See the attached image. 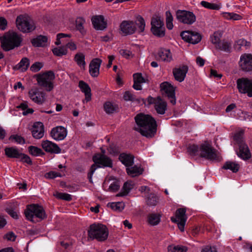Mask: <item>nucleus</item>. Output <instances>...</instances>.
Returning a JSON list of instances; mask_svg holds the SVG:
<instances>
[{
	"label": "nucleus",
	"instance_id": "de8ad7c7",
	"mask_svg": "<svg viewBox=\"0 0 252 252\" xmlns=\"http://www.w3.org/2000/svg\"><path fill=\"white\" fill-rule=\"evenodd\" d=\"M201 5L209 9L219 10L220 8V6L217 4L210 3L206 1H202L201 2Z\"/></svg>",
	"mask_w": 252,
	"mask_h": 252
},
{
	"label": "nucleus",
	"instance_id": "f704fd0d",
	"mask_svg": "<svg viewBox=\"0 0 252 252\" xmlns=\"http://www.w3.org/2000/svg\"><path fill=\"white\" fill-rule=\"evenodd\" d=\"M132 188V184L128 182H126L123 187L121 191L116 195V196H124L126 195L130 189Z\"/></svg>",
	"mask_w": 252,
	"mask_h": 252
},
{
	"label": "nucleus",
	"instance_id": "09e8293b",
	"mask_svg": "<svg viewBox=\"0 0 252 252\" xmlns=\"http://www.w3.org/2000/svg\"><path fill=\"white\" fill-rule=\"evenodd\" d=\"M190 43L197 44L201 40V36L198 32L191 31Z\"/></svg>",
	"mask_w": 252,
	"mask_h": 252
},
{
	"label": "nucleus",
	"instance_id": "4be33fe9",
	"mask_svg": "<svg viewBox=\"0 0 252 252\" xmlns=\"http://www.w3.org/2000/svg\"><path fill=\"white\" fill-rule=\"evenodd\" d=\"M157 99L158 100L154 105L155 109L158 114L163 115L167 110V102L163 100L160 96H158Z\"/></svg>",
	"mask_w": 252,
	"mask_h": 252
},
{
	"label": "nucleus",
	"instance_id": "5fc2aeb1",
	"mask_svg": "<svg viewBox=\"0 0 252 252\" xmlns=\"http://www.w3.org/2000/svg\"><path fill=\"white\" fill-rule=\"evenodd\" d=\"M84 23L85 20L81 18H78L76 20V28L82 33L85 32V31L83 27Z\"/></svg>",
	"mask_w": 252,
	"mask_h": 252
},
{
	"label": "nucleus",
	"instance_id": "49530a36",
	"mask_svg": "<svg viewBox=\"0 0 252 252\" xmlns=\"http://www.w3.org/2000/svg\"><path fill=\"white\" fill-rule=\"evenodd\" d=\"M173 17L170 11H167L166 12V27L168 30H172L173 28L172 23Z\"/></svg>",
	"mask_w": 252,
	"mask_h": 252
},
{
	"label": "nucleus",
	"instance_id": "1a4fd4ad",
	"mask_svg": "<svg viewBox=\"0 0 252 252\" xmlns=\"http://www.w3.org/2000/svg\"><path fill=\"white\" fill-rule=\"evenodd\" d=\"M160 87L162 94L168 98L172 104L175 105L176 101L175 88L173 86L167 82H164L160 84Z\"/></svg>",
	"mask_w": 252,
	"mask_h": 252
},
{
	"label": "nucleus",
	"instance_id": "6ab92c4d",
	"mask_svg": "<svg viewBox=\"0 0 252 252\" xmlns=\"http://www.w3.org/2000/svg\"><path fill=\"white\" fill-rule=\"evenodd\" d=\"M102 60L99 58H95L92 60L89 64V73L93 77H96L99 74V68Z\"/></svg>",
	"mask_w": 252,
	"mask_h": 252
},
{
	"label": "nucleus",
	"instance_id": "6e6d98bb",
	"mask_svg": "<svg viewBox=\"0 0 252 252\" xmlns=\"http://www.w3.org/2000/svg\"><path fill=\"white\" fill-rule=\"evenodd\" d=\"M18 158L20 159L21 161L28 163L30 165H32V163L31 158L28 155L24 154L21 152L20 153Z\"/></svg>",
	"mask_w": 252,
	"mask_h": 252
},
{
	"label": "nucleus",
	"instance_id": "aec40b11",
	"mask_svg": "<svg viewBox=\"0 0 252 252\" xmlns=\"http://www.w3.org/2000/svg\"><path fill=\"white\" fill-rule=\"evenodd\" d=\"M41 146L42 148L48 153L59 154L61 152V149L56 144L49 140L43 141Z\"/></svg>",
	"mask_w": 252,
	"mask_h": 252
},
{
	"label": "nucleus",
	"instance_id": "680f3d73",
	"mask_svg": "<svg viewBox=\"0 0 252 252\" xmlns=\"http://www.w3.org/2000/svg\"><path fill=\"white\" fill-rule=\"evenodd\" d=\"M61 174L55 171H50L45 174V177L47 179H54L57 177H61Z\"/></svg>",
	"mask_w": 252,
	"mask_h": 252
},
{
	"label": "nucleus",
	"instance_id": "7ed1b4c3",
	"mask_svg": "<svg viewBox=\"0 0 252 252\" xmlns=\"http://www.w3.org/2000/svg\"><path fill=\"white\" fill-rule=\"evenodd\" d=\"M93 161L94 162L90 169L88 173V178L91 183H93L92 177L95 170L98 167H112L113 163L111 159L104 154H98L93 158Z\"/></svg>",
	"mask_w": 252,
	"mask_h": 252
},
{
	"label": "nucleus",
	"instance_id": "7c9ffc66",
	"mask_svg": "<svg viewBox=\"0 0 252 252\" xmlns=\"http://www.w3.org/2000/svg\"><path fill=\"white\" fill-rule=\"evenodd\" d=\"M135 26H137L136 29L140 33L143 32L145 27V22L143 18L140 15L136 17V20L134 22Z\"/></svg>",
	"mask_w": 252,
	"mask_h": 252
},
{
	"label": "nucleus",
	"instance_id": "2f4dec72",
	"mask_svg": "<svg viewBox=\"0 0 252 252\" xmlns=\"http://www.w3.org/2000/svg\"><path fill=\"white\" fill-rule=\"evenodd\" d=\"M30 65V61L27 58H23L20 62L17 64L15 68L17 69H20L21 71H25L28 69Z\"/></svg>",
	"mask_w": 252,
	"mask_h": 252
},
{
	"label": "nucleus",
	"instance_id": "b1692460",
	"mask_svg": "<svg viewBox=\"0 0 252 252\" xmlns=\"http://www.w3.org/2000/svg\"><path fill=\"white\" fill-rule=\"evenodd\" d=\"M79 87L82 92L85 94V100H86V102L90 101L91 100V89L88 84L83 81H80L79 82Z\"/></svg>",
	"mask_w": 252,
	"mask_h": 252
},
{
	"label": "nucleus",
	"instance_id": "5701e85b",
	"mask_svg": "<svg viewBox=\"0 0 252 252\" xmlns=\"http://www.w3.org/2000/svg\"><path fill=\"white\" fill-rule=\"evenodd\" d=\"M237 155L244 160H247L251 157L250 151L248 146L245 144H241L239 145V150Z\"/></svg>",
	"mask_w": 252,
	"mask_h": 252
},
{
	"label": "nucleus",
	"instance_id": "bb28decb",
	"mask_svg": "<svg viewBox=\"0 0 252 252\" xmlns=\"http://www.w3.org/2000/svg\"><path fill=\"white\" fill-rule=\"evenodd\" d=\"M47 37L46 36L39 35L32 40V43L35 47H45L47 45Z\"/></svg>",
	"mask_w": 252,
	"mask_h": 252
},
{
	"label": "nucleus",
	"instance_id": "a19ab883",
	"mask_svg": "<svg viewBox=\"0 0 252 252\" xmlns=\"http://www.w3.org/2000/svg\"><path fill=\"white\" fill-rule=\"evenodd\" d=\"M222 33L221 32L217 31L215 32L211 36V41L213 44L218 45L220 43V40L222 36Z\"/></svg>",
	"mask_w": 252,
	"mask_h": 252
},
{
	"label": "nucleus",
	"instance_id": "338daca9",
	"mask_svg": "<svg viewBox=\"0 0 252 252\" xmlns=\"http://www.w3.org/2000/svg\"><path fill=\"white\" fill-rule=\"evenodd\" d=\"M120 54L124 57L128 59L130 57H132V54L131 51L125 49H121L120 50Z\"/></svg>",
	"mask_w": 252,
	"mask_h": 252
},
{
	"label": "nucleus",
	"instance_id": "0eeeda50",
	"mask_svg": "<svg viewBox=\"0 0 252 252\" xmlns=\"http://www.w3.org/2000/svg\"><path fill=\"white\" fill-rule=\"evenodd\" d=\"M17 28L23 32H30L35 29L33 21L27 15H20L16 20Z\"/></svg>",
	"mask_w": 252,
	"mask_h": 252
},
{
	"label": "nucleus",
	"instance_id": "f03ea898",
	"mask_svg": "<svg viewBox=\"0 0 252 252\" xmlns=\"http://www.w3.org/2000/svg\"><path fill=\"white\" fill-rule=\"evenodd\" d=\"M1 47L5 51H8L19 47L22 42V38L15 32H8L0 37Z\"/></svg>",
	"mask_w": 252,
	"mask_h": 252
},
{
	"label": "nucleus",
	"instance_id": "4468645a",
	"mask_svg": "<svg viewBox=\"0 0 252 252\" xmlns=\"http://www.w3.org/2000/svg\"><path fill=\"white\" fill-rule=\"evenodd\" d=\"M237 87L241 94H248L250 87L252 85V80L248 78L242 77L237 80Z\"/></svg>",
	"mask_w": 252,
	"mask_h": 252
},
{
	"label": "nucleus",
	"instance_id": "2eb2a0df",
	"mask_svg": "<svg viewBox=\"0 0 252 252\" xmlns=\"http://www.w3.org/2000/svg\"><path fill=\"white\" fill-rule=\"evenodd\" d=\"M120 29L125 35L134 33L136 30V27L132 21H124L120 25Z\"/></svg>",
	"mask_w": 252,
	"mask_h": 252
},
{
	"label": "nucleus",
	"instance_id": "4c0bfd02",
	"mask_svg": "<svg viewBox=\"0 0 252 252\" xmlns=\"http://www.w3.org/2000/svg\"><path fill=\"white\" fill-rule=\"evenodd\" d=\"M107 206H109L112 210L121 212L125 207V204L122 202H117L116 203H108Z\"/></svg>",
	"mask_w": 252,
	"mask_h": 252
},
{
	"label": "nucleus",
	"instance_id": "3c124183",
	"mask_svg": "<svg viewBox=\"0 0 252 252\" xmlns=\"http://www.w3.org/2000/svg\"><path fill=\"white\" fill-rule=\"evenodd\" d=\"M223 16L226 19L234 20H239L242 19L241 15L233 13H223Z\"/></svg>",
	"mask_w": 252,
	"mask_h": 252
},
{
	"label": "nucleus",
	"instance_id": "cd10ccee",
	"mask_svg": "<svg viewBox=\"0 0 252 252\" xmlns=\"http://www.w3.org/2000/svg\"><path fill=\"white\" fill-rule=\"evenodd\" d=\"M158 58L162 61L169 62L171 60L172 56L169 50L161 49L158 52Z\"/></svg>",
	"mask_w": 252,
	"mask_h": 252
},
{
	"label": "nucleus",
	"instance_id": "412c9836",
	"mask_svg": "<svg viewBox=\"0 0 252 252\" xmlns=\"http://www.w3.org/2000/svg\"><path fill=\"white\" fill-rule=\"evenodd\" d=\"M32 133L33 137L35 139H39L42 138L44 134L43 123L40 122L34 123L32 128Z\"/></svg>",
	"mask_w": 252,
	"mask_h": 252
},
{
	"label": "nucleus",
	"instance_id": "58836bf2",
	"mask_svg": "<svg viewBox=\"0 0 252 252\" xmlns=\"http://www.w3.org/2000/svg\"><path fill=\"white\" fill-rule=\"evenodd\" d=\"M152 32L154 35L159 37H163L165 35V28L163 27H157L156 28H151Z\"/></svg>",
	"mask_w": 252,
	"mask_h": 252
},
{
	"label": "nucleus",
	"instance_id": "603ef678",
	"mask_svg": "<svg viewBox=\"0 0 252 252\" xmlns=\"http://www.w3.org/2000/svg\"><path fill=\"white\" fill-rule=\"evenodd\" d=\"M198 151L199 148L196 145H189L188 147V152L190 156H195Z\"/></svg>",
	"mask_w": 252,
	"mask_h": 252
},
{
	"label": "nucleus",
	"instance_id": "393cba45",
	"mask_svg": "<svg viewBox=\"0 0 252 252\" xmlns=\"http://www.w3.org/2000/svg\"><path fill=\"white\" fill-rule=\"evenodd\" d=\"M120 160L126 166H131L133 164L134 156L130 154H121L119 156Z\"/></svg>",
	"mask_w": 252,
	"mask_h": 252
},
{
	"label": "nucleus",
	"instance_id": "c756f323",
	"mask_svg": "<svg viewBox=\"0 0 252 252\" xmlns=\"http://www.w3.org/2000/svg\"><path fill=\"white\" fill-rule=\"evenodd\" d=\"M103 107L105 112L108 114L117 112L119 109L117 105L110 101L106 102L103 105Z\"/></svg>",
	"mask_w": 252,
	"mask_h": 252
},
{
	"label": "nucleus",
	"instance_id": "423d86ee",
	"mask_svg": "<svg viewBox=\"0 0 252 252\" xmlns=\"http://www.w3.org/2000/svg\"><path fill=\"white\" fill-rule=\"evenodd\" d=\"M88 236L98 241H104L108 236V231L106 226L102 224H93L90 225L88 231Z\"/></svg>",
	"mask_w": 252,
	"mask_h": 252
},
{
	"label": "nucleus",
	"instance_id": "f257e3e1",
	"mask_svg": "<svg viewBox=\"0 0 252 252\" xmlns=\"http://www.w3.org/2000/svg\"><path fill=\"white\" fill-rule=\"evenodd\" d=\"M136 125L133 129L148 138L155 136L157 131V124L155 119L150 115L139 113L134 117Z\"/></svg>",
	"mask_w": 252,
	"mask_h": 252
},
{
	"label": "nucleus",
	"instance_id": "69168bd1",
	"mask_svg": "<svg viewBox=\"0 0 252 252\" xmlns=\"http://www.w3.org/2000/svg\"><path fill=\"white\" fill-rule=\"evenodd\" d=\"M124 98L125 100L134 101L135 100L134 95L130 92L126 91L124 95Z\"/></svg>",
	"mask_w": 252,
	"mask_h": 252
},
{
	"label": "nucleus",
	"instance_id": "f8f14e48",
	"mask_svg": "<svg viewBox=\"0 0 252 252\" xmlns=\"http://www.w3.org/2000/svg\"><path fill=\"white\" fill-rule=\"evenodd\" d=\"M29 95L34 102L38 104H42L46 100L45 93L36 88L31 89L29 92Z\"/></svg>",
	"mask_w": 252,
	"mask_h": 252
},
{
	"label": "nucleus",
	"instance_id": "20e7f679",
	"mask_svg": "<svg viewBox=\"0 0 252 252\" xmlns=\"http://www.w3.org/2000/svg\"><path fill=\"white\" fill-rule=\"evenodd\" d=\"M26 218L33 222H36L38 220H35L37 218L42 220L46 218L45 210L43 208L38 204H32L27 206L25 211Z\"/></svg>",
	"mask_w": 252,
	"mask_h": 252
},
{
	"label": "nucleus",
	"instance_id": "774afa93",
	"mask_svg": "<svg viewBox=\"0 0 252 252\" xmlns=\"http://www.w3.org/2000/svg\"><path fill=\"white\" fill-rule=\"evenodd\" d=\"M187 250L186 247L178 245L173 247L172 252H187Z\"/></svg>",
	"mask_w": 252,
	"mask_h": 252
},
{
	"label": "nucleus",
	"instance_id": "a18cd8bd",
	"mask_svg": "<svg viewBox=\"0 0 252 252\" xmlns=\"http://www.w3.org/2000/svg\"><path fill=\"white\" fill-rule=\"evenodd\" d=\"M148 221L152 225H157L160 221V217L156 214H152L148 216Z\"/></svg>",
	"mask_w": 252,
	"mask_h": 252
},
{
	"label": "nucleus",
	"instance_id": "4d7b16f0",
	"mask_svg": "<svg viewBox=\"0 0 252 252\" xmlns=\"http://www.w3.org/2000/svg\"><path fill=\"white\" fill-rule=\"evenodd\" d=\"M133 82L138 83H143L146 82L145 79L142 76V74L141 73H134L133 75Z\"/></svg>",
	"mask_w": 252,
	"mask_h": 252
},
{
	"label": "nucleus",
	"instance_id": "e433bc0d",
	"mask_svg": "<svg viewBox=\"0 0 252 252\" xmlns=\"http://www.w3.org/2000/svg\"><path fill=\"white\" fill-rule=\"evenodd\" d=\"M85 59V55L82 53H77L74 56V61L77 64L80 66H82L84 68L86 65Z\"/></svg>",
	"mask_w": 252,
	"mask_h": 252
},
{
	"label": "nucleus",
	"instance_id": "dca6fc26",
	"mask_svg": "<svg viewBox=\"0 0 252 252\" xmlns=\"http://www.w3.org/2000/svg\"><path fill=\"white\" fill-rule=\"evenodd\" d=\"M67 135L66 129L63 126H58L53 128L50 132V136L55 140H62Z\"/></svg>",
	"mask_w": 252,
	"mask_h": 252
},
{
	"label": "nucleus",
	"instance_id": "a211bd4d",
	"mask_svg": "<svg viewBox=\"0 0 252 252\" xmlns=\"http://www.w3.org/2000/svg\"><path fill=\"white\" fill-rule=\"evenodd\" d=\"M189 68L187 65H182L179 68H175L173 70V74L175 80L179 82L183 81L186 76Z\"/></svg>",
	"mask_w": 252,
	"mask_h": 252
},
{
	"label": "nucleus",
	"instance_id": "39448f33",
	"mask_svg": "<svg viewBox=\"0 0 252 252\" xmlns=\"http://www.w3.org/2000/svg\"><path fill=\"white\" fill-rule=\"evenodd\" d=\"M36 76L37 84L41 88H44L47 92H50L53 89V81L55 78V75L53 71L39 73Z\"/></svg>",
	"mask_w": 252,
	"mask_h": 252
},
{
	"label": "nucleus",
	"instance_id": "c9c22d12",
	"mask_svg": "<svg viewBox=\"0 0 252 252\" xmlns=\"http://www.w3.org/2000/svg\"><path fill=\"white\" fill-rule=\"evenodd\" d=\"M231 43L228 41L223 40L218 45L216 46L217 49L224 51L227 53H230L231 51Z\"/></svg>",
	"mask_w": 252,
	"mask_h": 252
},
{
	"label": "nucleus",
	"instance_id": "13d9d810",
	"mask_svg": "<svg viewBox=\"0 0 252 252\" xmlns=\"http://www.w3.org/2000/svg\"><path fill=\"white\" fill-rule=\"evenodd\" d=\"M9 139V140H14L18 144H24L25 143V139L21 136L17 134L11 135Z\"/></svg>",
	"mask_w": 252,
	"mask_h": 252
},
{
	"label": "nucleus",
	"instance_id": "ddd939ff",
	"mask_svg": "<svg viewBox=\"0 0 252 252\" xmlns=\"http://www.w3.org/2000/svg\"><path fill=\"white\" fill-rule=\"evenodd\" d=\"M239 63L240 67L243 71H252V55L250 54L242 55Z\"/></svg>",
	"mask_w": 252,
	"mask_h": 252
},
{
	"label": "nucleus",
	"instance_id": "864d4df0",
	"mask_svg": "<svg viewBox=\"0 0 252 252\" xmlns=\"http://www.w3.org/2000/svg\"><path fill=\"white\" fill-rule=\"evenodd\" d=\"M191 35V31H183V32H181L180 33V35L182 37V39L184 41H185L187 42L190 43V41H191V40H191V39H190Z\"/></svg>",
	"mask_w": 252,
	"mask_h": 252
},
{
	"label": "nucleus",
	"instance_id": "a878e982",
	"mask_svg": "<svg viewBox=\"0 0 252 252\" xmlns=\"http://www.w3.org/2000/svg\"><path fill=\"white\" fill-rule=\"evenodd\" d=\"M5 155L9 158H18L20 151L15 147H6L4 149Z\"/></svg>",
	"mask_w": 252,
	"mask_h": 252
},
{
	"label": "nucleus",
	"instance_id": "79ce46f5",
	"mask_svg": "<svg viewBox=\"0 0 252 252\" xmlns=\"http://www.w3.org/2000/svg\"><path fill=\"white\" fill-rule=\"evenodd\" d=\"M52 52L54 55L61 57L67 54V50L66 47L62 46L59 48H54L52 49Z\"/></svg>",
	"mask_w": 252,
	"mask_h": 252
},
{
	"label": "nucleus",
	"instance_id": "9d476101",
	"mask_svg": "<svg viewBox=\"0 0 252 252\" xmlns=\"http://www.w3.org/2000/svg\"><path fill=\"white\" fill-rule=\"evenodd\" d=\"M176 14L177 19L184 24L191 25L196 21V17L192 12L178 10Z\"/></svg>",
	"mask_w": 252,
	"mask_h": 252
},
{
	"label": "nucleus",
	"instance_id": "6e6552de",
	"mask_svg": "<svg viewBox=\"0 0 252 252\" xmlns=\"http://www.w3.org/2000/svg\"><path fill=\"white\" fill-rule=\"evenodd\" d=\"M200 156L210 160H217L219 158L217 151L207 142H205L199 148Z\"/></svg>",
	"mask_w": 252,
	"mask_h": 252
},
{
	"label": "nucleus",
	"instance_id": "c03bdc74",
	"mask_svg": "<svg viewBox=\"0 0 252 252\" xmlns=\"http://www.w3.org/2000/svg\"><path fill=\"white\" fill-rule=\"evenodd\" d=\"M147 204L149 206H156L158 202V198L153 193H150L147 198Z\"/></svg>",
	"mask_w": 252,
	"mask_h": 252
},
{
	"label": "nucleus",
	"instance_id": "473e14b6",
	"mask_svg": "<svg viewBox=\"0 0 252 252\" xmlns=\"http://www.w3.org/2000/svg\"><path fill=\"white\" fill-rule=\"evenodd\" d=\"M240 166L238 164L231 162L226 161L222 166L224 169H229L234 173H236L239 171Z\"/></svg>",
	"mask_w": 252,
	"mask_h": 252
},
{
	"label": "nucleus",
	"instance_id": "0e129e2a",
	"mask_svg": "<svg viewBox=\"0 0 252 252\" xmlns=\"http://www.w3.org/2000/svg\"><path fill=\"white\" fill-rule=\"evenodd\" d=\"M5 210L6 212L13 218L15 219H18V216L17 213H16V212L14 211L12 209V207H11L10 206L8 208H6Z\"/></svg>",
	"mask_w": 252,
	"mask_h": 252
},
{
	"label": "nucleus",
	"instance_id": "052dcab7",
	"mask_svg": "<svg viewBox=\"0 0 252 252\" xmlns=\"http://www.w3.org/2000/svg\"><path fill=\"white\" fill-rule=\"evenodd\" d=\"M120 187V186L119 181H114L110 185L108 188V190L112 192H116L119 189Z\"/></svg>",
	"mask_w": 252,
	"mask_h": 252
},
{
	"label": "nucleus",
	"instance_id": "f3484780",
	"mask_svg": "<svg viewBox=\"0 0 252 252\" xmlns=\"http://www.w3.org/2000/svg\"><path fill=\"white\" fill-rule=\"evenodd\" d=\"M91 20L94 28L96 30L102 31L107 28V22L102 15L94 16Z\"/></svg>",
	"mask_w": 252,
	"mask_h": 252
},
{
	"label": "nucleus",
	"instance_id": "8fccbe9b",
	"mask_svg": "<svg viewBox=\"0 0 252 252\" xmlns=\"http://www.w3.org/2000/svg\"><path fill=\"white\" fill-rule=\"evenodd\" d=\"M54 196L58 199H63L66 201H70L72 199L71 195L66 193L57 192Z\"/></svg>",
	"mask_w": 252,
	"mask_h": 252
},
{
	"label": "nucleus",
	"instance_id": "9b49d317",
	"mask_svg": "<svg viewBox=\"0 0 252 252\" xmlns=\"http://www.w3.org/2000/svg\"><path fill=\"white\" fill-rule=\"evenodd\" d=\"M186 212L185 209L179 208L176 212L175 217L171 218L173 222L177 223L179 229L182 232L184 231V227L187 220Z\"/></svg>",
	"mask_w": 252,
	"mask_h": 252
},
{
	"label": "nucleus",
	"instance_id": "c85d7f7f",
	"mask_svg": "<svg viewBox=\"0 0 252 252\" xmlns=\"http://www.w3.org/2000/svg\"><path fill=\"white\" fill-rule=\"evenodd\" d=\"M143 171V168L136 165H134L132 167L129 166L126 168V172L127 174L132 177L142 174Z\"/></svg>",
	"mask_w": 252,
	"mask_h": 252
},
{
	"label": "nucleus",
	"instance_id": "37998d69",
	"mask_svg": "<svg viewBox=\"0 0 252 252\" xmlns=\"http://www.w3.org/2000/svg\"><path fill=\"white\" fill-rule=\"evenodd\" d=\"M28 149L29 153L34 156L44 155L45 154L41 149L37 147L31 146Z\"/></svg>",
	"mask_w": 252,
	"mask_h": 252
},
{
	"label": "nucleus",
	"instance_id": "bf43d9fd",
	"mask_svg": "<svg viewBox=\"0 0 252 252\" xmlns=\"http://www.w3.org/2000/svg\"><path fill=\"white\" fill-rule=\"evenodd\" d=\"M42 67L43 64L41 63L36 62L31 65L30 70L33 72H36L39 71Z\"/></svg>",
	"mask_w": 252,
	"mask_h": 252
},
{
	"label": "nucleus",
	"instance_id": "ea45409f",
	"mask_svg": "<svg viewBox=\"0 0 252 252\" xmlns=\"http://www.w3.org/2000/svg\"><path fill=\"white\" fill-rule=\"evenodd\" d=\"M151 28H156L157 27H163L164 26V23L163 21L160 19V17L156 16V17H153L151 20Z\"/></svg>",
	"mask_w": 252,
	"mask_h": 252
},
{
	"label": "nucleus",
	"instance_id": "72a5a7b5",
	"mask_svg": "<svg viewBox=\"0 0 252 252\" xmlns=\"http://www.w3.org/2000/svg\"><path fill=\"white\" fill-rule=\"evenodd\" d=\"M251 46V42L246 41L244 39H240L237 40L234 45L235 49L240 51L242 47H245L246 49L250 47Z\"/></svg>",
	"mask_w": 252,
	"mask_h": 252
},
{
	"label": "nucleus",
	"instance_id": "e2e57ef3",
	"mask_svg": "<svg viewBox=\"0 0 252 252\" xmlns=\"http://www.w3.org/2000/svg\"><path fill=\"white\" fill-rule=\"evenodd\" d=\"M243 134V132L241 131V132L236 133L234 136V139L239 144V145L241 144H243L242 143V142H243V140H242Z\"/></svg>",
	"mask_w": 252,
	"mask_h": 252
}]
</instances>
